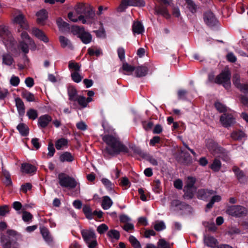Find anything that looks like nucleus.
<instances>
[{
    "instance_id": "47",
    "label": "nucleus",
    "mask_w": 248,
    "mask_h": 248,
    "mask_svg": "<svg viewBox=\"0 0 248 248\" xmlns=\"http://www.w3.org/2000/svg\"><path fill=\"white\" fill-rule=\"evenodd\" d=\"M232 82L233 84L238 88L240 89L243 84L240 83V77L239 74H235L233 76Z\"/></svg>"
},
{
    "instance_id": "58",
    "label": "nucleus",
    "mask_w": 248,
    "mask_h": 248,
    "mask_svg": "<svg viewBox=\"0 0 248 248\" xmlns=\"http://www.w3.org/2000/svg\"><path fill=\"white\" fill-rule=\"evenodd\" d=\"M68 67L69 69H72L75 70V72H78L80 71V66L78 63H75L72 62H69Z\"/></svg>"
},
{
    "instance_id": "18",
    "label": "nucleus",
    "mask_w": 248,
    "mask_h": 248,
    "mask_svg": "<svg viewBox=\"0 0 248 248\" xmlns=\"http://www.w3.org/2000/svg\"><path fill=\"white\" fill-rule=\"evenodd\" d=\"M212 190L200 189L197 192V198L199 199L206 200L210 196L214 194Z\"/></svg>"
},
{
    "instance_id": "12",
    "label": "nucleus",
    "mask_w": 248,
    "mask_h": 248,
    "mask_svg": "<svg viewBox=\"0 0 248 248\" xmlns=\"http://www.w3.org/2000/svg\"><path fill=\"white\" fill-rule=\"evenodd\" d=\"M78 30V36L82 42L85 44H88L91 42L92 36L88 32L85 31L83 28L77 27Z\"/></svg>"
},
{
    "instance_id": "33",
    "label": "nucleus",
    "mask_w": 248,
    "mask_h": 248,
    "mask_svg": "<svg viewBox=\"0 0 248 248\" xmlns=\"http://www.w3.org/2000/svg\"><path fill=\"white\" fill-rule=\"evenodd\" d=\"M21 37L22 41L27 42L31 47H33V49L35 48L36 46L34 42L31 39L27 32L23 31L21 34Z\"/></svg>"
},
{
    "instance_id": "15",
    "label": "nucleus",
    "mask_w": 248,
    "mask_h": 248,
    "mask_svg": "<svg viewBox=\"0 0 248 248\" xmlns=\"http://www.w3.org/2000/svg\"><path fill=\"white\" fill-rule=\"evenodd\" d=\"M203 243L205 246L212 248H216L218 244V242L215 238L206 234L204 235Z\"/></svg>"
},
{
    "instance_id": "45",
    "label": "nucleus",
    "mask_w": 248,
    "mask_h": 248,
    "mask_svg": "<svg viewBox=\"0 0 248 248\" xmlns=\"http://www.w3.org/2000/svg\"><path fill=\"white\" fill-rule=\"evenodd\" d=\"M101 182L108 190L111 191L113 189L114 185L108 179L102 178Z\"/></svg>"
},
{
    "instance_id": "14",
    "label": "nucleus",
    "mask_w": 248,
    "mask_h": 248,
    "mask_svg": "<svg viewBox=\"0 0 248 248\" xmlns=\"http://www.w3.org/2000/svg\"><path fill=\"white\" fill-rule=\"evenodd\" d=\"M145 2L144 0H123L121 6L144 7Z\"/></svg>"
},
{
    "instance_id": "43",
    "label": "nucleus",
    "mask_w": 248,
    "mask_h": 248,
    "mask_svg": "<svg viewBox=\"0 0 248 248\" xmlns=\"http://www.w3.org/2000/svg\"><path fill=\"white\" fill-rule=\"evenodd\" d=\"M129 241L134 248H142L140 242L134 236L130 235Z\"/></svg>"
},
{
    "instance_id": "53",
    "label": "nucleus",
    "mask_w": 248,
    "mask_h": 248,
    "mask_svg": "<svg viewBox=\"0 0 248 248\" xmlns=\"http://www.w3.org/2000/svg\"><path fill=\"white\" fill-rule=\"evenodd\" d=\"M3 173L5 176L4 183L6 186H9L12 184V181L10 178L9 173L6 170H2Z\"/></svg>"
},
{
    "instance_id": "32",
    "label": "nucleus",
    "mask_w": 248,
    "mask_h": 248,
    "mask_svg": "<svg viewBox=\"0 0 248 248\" xmlns=\"http://www.w3.org/2000/svg\"><path fill=\"white\" fill-rule=\"evenodd\" d=\"M68 140L64 138H61L58 140L55 143L56 148L58 150H61L67 146Z\"/></svg>"
},
{
    "instance_id": "57",
    "label": "nucleus",
    "mask_w": 248,
    "mask_h": 248,
    "mask_svg": "<svg viewBox=\"0 0 248 248\" xmlns=\"http://www.w3.org/2000/svg\"><path fill=\"white\" fill-rule=\"evenodd\" d=\"M108 229V226L105 224H101L97 228V232L100 234H103Z\"/></svg>"
},
{
    "instance_id": "39",
    "label": "nucleus",
    "mask_w": 248,
    "mask_h": 248,
    "mask_svg": "<svg viewBox=\"0 0 248 248\" xmlns=\"http://www.w3.org/2000/svg\"><path fill=\"white\" fill-rule=\"evenodd\" d=\"M29 46H30V45L27 42L22 41L19 42L18 47L19 49H21L23 53L27 54L29 51Z\"/></svg>"
},
{
    "instance_id": "17",
    "label": "nucleus",
    "mask_w": 248,
    "mask_h": 248,
    "mask_svg": "<svg viewBox=\"0 0 248 248\" xmlns=\"http://www.w3.org/2000/svg\"><path fill=\"white\" fill-rule=\"evenodd\" d=\"M38 24L41 25H44L47 19V12L45 9H42L38 12L36 14Z\"/></svg>"
},
{
    "instance_id": "2",
    "label": "nucleus",
    "mask_w": 248,
    "mask_h": 248,
    "mask_svg": "<svg viewBox=\"0 0 248 248\" xmlns=\"http://www.w3.org/2000/svg\"><path fill=\"white\" fill-rule=\"evenodd\" d=\"M75 11L78 15V19L83 24H90L91 20L94 16V13L92 9L84 3H78L75 7Z\"/></svg>"
},
{
    "instance_id": "21",
    "label": "nucleus",
    "mask_w": 248,
    "mask_h": 248,
    "mask_svg": "<svg viewBox=\"0 0 248 248\" xmlns=\"http://www.w3.org/2000/svg\"><path fill=\"white\" fill-rule=\"evenodd\" d=\"M2 64L7 66H11L14 62V60L9 53H4L2 55Z\"/></svg>"
},
{
    "instance_id": "61",
    "label": "nucleus",
    "mask_w": 248,
    "mask_h": 248,
    "mask_svg": "<svg viewBox=\"0 0 248 248\" xmlns=\"http://www.w3.org/2000/svg\"><path fill=\"white\" fill-rule=\"evenodd\" d=\"M9 212V207L7 205L0 207V216H5Z\"/></svg>"
},
{
    "instance_id": "50",
    "label": "nucleus",
    "mask_w": 248,
    "mask_h": 248,
    "mask_svg": "<svg viewBox=\"0 0 248 248\" xmlns=\"http://www.w3.org/2000/svg\"><path fill=\"white\" fill-rule=\"evenodd\" d=\"M186 4L187 8L192 13L194 14L196 12L197 6L193 0H191L186 2Z\"/></svg>"
},
{
    "instance_id": "63",
    "label": "nucleus",
    "mask_w": 248,
    "mask_h": 248,
    "mask_svg": "<svg viewBox=\"0 0 248 248\" xmlns=\"http://www.w3.org/2000/svg\"><path fill=\"white\" fill-rule=\"evenodd\" d=\"M123 68L124 71L131 72L135 70L136 68L132 65L128 64L127 63H124L123 65Z\"/></svg>"
},
{
    "instance_id": "29",
    "label": "nucleus",
    "mask_w": 248,
    "mask_h": 248,
    "mask_svg": "<svg viewBox=\"0 0 248 248\" xmlns=\"http://www.w3.org/2000/svg\"><path fill=\"white\" fill-rule=\"evenodd\" d=\"M132 31L135 33L141 34L144 31V27L140 22H134L132 26Z\"/></svg>"
},
{
    "instance_id": "51",
    "label": "nucleus",
    "mask_w": 248,
    "mask_h": 248,
    "mask_svg": "<svg viewBox=\"0 0 248 248\" xmlns=\"http://www.w3.org/2000/svg\"><path fill=\"white\" fill-rule=\"evenodd\" d=\"M83 212L88 218L91 219L93 218V213L91 208L89 206H84L83 207Z\"/></svg>"
},
{
    "instance_id": "37",
    "label": "nucleus",
    "mask_w": 248,
    "mask_h": 248,
    "mask_svg": "<svg viewBox=\"0 0 248 248\" xmlns=\"http://www.w3.org/2000/svg\"><path fill=\"white\" fill-rule=\"evenodd\" d=\"M233 171L234 172L238 180L242 182L244 180L245 175L244 172L241 170L238 167H234L232 169Z\"/></svg>"
},
{
    "instance_id": "3",
    "label": "nucleus",
    "mask_w": 248,
    "mask_h": 248,
    "mask_svg": "<svg viewBox=\"0 0 248 248\" xmlns=\"http://www.w3.org/2000/svg\"><path fill=\"white\" fill-rule=\"evenodd\" d=\"M206 146L210 153L216 158H220L225 162L229 161L230 157L228 152L217 143L209 140L207 142Z\"/></svg>"
},
{
    "instance_id": "62",
    "label": "nucleus",
    "mask_w": 248,
    "mask_h": 248,
    "mask_svg": "<svg viewBox=\"0 0 248 248\" xmlns=\"http://www.w3.org/2000/svg\"><path fill=\"white\" fill-rule=\"evenodd\" d=\"M117 53L119 58L121 60L125 58V50L124 48L120 47L118 48Z\"/></svg>"
},
{
    "instance_id": "28",
    "label": "nucleus",
    "mask_w": 248,
    "mask_h": 248,
    "mask_svg": "<svg viewBox=\"0 0 248 248\" xmlns=\"http://www.w3.org/2000/svg\"><path fill=\"white\" fill-rule=\"evenodd\" d=\"M59 41L61 46L63 48L68 47L71 48L72 47V44L70 40L64 36H59Z\"/></svg>"
},
{
    "instance_id": "38",
    "label": "nucleus",
    "mask_w": 248,
    "mask_h": 248,
    "mask_svg": "<svg viewBox=\"0 0 248 248\" xmlns=\"http://www.w3.org/2000/svg\"><path fill=\"white\" fill-rule=\"evenodd\" d=\"M154 229L158 232L166 229V225L162 220H157L154 223Z\"/></svg>"
},
{
    "instance_id": "52",
    "label": "nucleus",
    "mask_w": 248,
    "mask_h": 248,
    "mask_svg": "<svg viewBox=\"0 0 248 248\" xmlns=\"http://www.w3.org/2000/svg\"><path fill=\"white\" fill-rule=\"evenodd\" d=\"M57 24L59 28L62 30L68 28L69 27V24L61 18L57 19Z\"/></svg>"
},
{
    "instance_id": "59",
    "label": "nucleus",
    "mask_w": 248,
    "mask_h": 248,
    "mask_svg": "<svg viewBox=\"0 0 248 248\" xmlns=\"http://www.w3.org/2000/svg\"><path fill=\"white\" fill-rule=\"evenodd\" d=\"M20 82L19 78L18 77L13 75L10 79V84L13 86H17Z\"/></svg>"
},
{
    "instance_id": "11",
    "label": "nucleus",
    "mask_w": 248,
    "mask_h": 248,
    "mask_svg": "<svg viewBox=\"0 0 248 248\" xmlns=\"http://www.w3.org/2000/svg\"><path fill=\"white\" fill-rule=\"evenodd\" d=\"M13 21L15 23L19 25L20 29L27 30L29 28V25L27 21L23 14L19 13L17 15L15 16Z\"/></svg>"
},
{
    "instance_id": "26",
    "label": "nucleus",
    "mask_w": 248,
    "mask_h": 248,
    "mask_svg": "<svg viewBox=\"0 0 248 248\" xmlns=\"http://www.w3.org/2000/svg\"><path fill=\"white\" fill-rule=\"evenodd\" d=\"M148 68L144 66H140L135 68V73L137 77H141L146 76Z\"/></svg>"
},
{
    "instance_id": "7",
    "label": "nucleus",
    "mask_w": 248,
    "mask_h": 248,
    "mask_svg": "<svg viewBox=\"0 0 248 248\" xmlns=\"http://www.w3.org/2000/svg\"><path fill=\"white\" fill-rule=\"evenodd\" d=\"M231 74L228 71H225L218 75L215 78V82L222 84L226 89H229L231 87Z\"/></svg>"
},
{
    "instance_id": "42",
    "label": "nucleus",
    "mask_w": 248,
    "mask_h": 248,
    "mask_svg": "<svg viewBox=\"0 0 248 248\" xmlns=\"http://www.w3.org/2000/svg\"><path fill=\"white\" fill-rule=\"evenodd\" d=\"M22 95L23 97L25 98L28 102H33L35 101L34 95L27 91L23 92L22 93Z\"/></svg>"
},
{
    "instance_id": "6",
    "label": "nucleus",
    "mask_w": 248,
    "mask_h": 248,
    "mask_svg": "<svg viewBox=\"0 0 248 248\" xmlns=\"http://www.w3.org/2000/svg\"><path fill=\"white\" fill-rule=\"evenodd\" d=\"M81 233L89 248H95L96 247V236L93 230H83Z\"/></svg>"
},
{
    "instance_id": "34",
    "label": "nucleus",
    "mask_w": 248,
    "mask_h": 248,
    "mask_svg": "<svg viewBox=\"0 0 248 248\" xmlns=\"http://www.w3.org/2000/svg\"><path fill=\"white\" fill-rule=\"evenodd\" d=\"M69 99L71 101H76L77 98V91L74 87H70L68 89Z\"/></svg>"
},
{
    "instance_id": "36",
    "label": "nucleus",
    "mask_w": 248,
    "mask_h": 248,
    "mask_svg": "<svg viewBox=\"0 0 248 248\" xmlns=\"http://www.w3.org/2000/svg\"><path fill=\"white\" fill-rule=\"evenodd\" d=\"M231 136L235 140H240L245 137V134L242 131H233L232 133Z\"/></svg>"
},
{
    "instance_id": "5",
    "label": "nucleus",
    "mask_w": 248,
    "mask_h": 248,
    "mask_svg": "<svg viewBox=\"0 0 248 248\" xmlns=\"http://www.w3.org/2000/svg\"><path fill=\"white\" fill-rule=\"evenodd\" d=\"M60 185L69 189L75 188L78 184L76 179L65 173H60L58 175Z\"/></svg>"
},
{
    "instance_id": "16",
    "label": "nucleus",
    "mask_w": 248,
    "mask_h": 248,
    "mask_svg": "<svg viewBox=\"0 0 248 248\" xmlns=\"http://www.w3.org/2000/svg\"><path fill=\"white\" fill-rule=\"evenodd\" d=\"M52 121V118L47 114L41 116L38 119V125L40 128H46Z\"/></svg>"
},
{
    "instance_id": "8",
    "label": "nucleus",
    "mask_w": 248,
    "mask_h": 248,
    "mask_svg": "<svg viewBox=\"0 0 248 248\" xmlns=\"http://www.w3.org/2000/svg\"><path fill=\"white\" fill-rule=\"evenodd\" d=\"M226 213L230 215L235 217H241L246 216L248 214L247 209L240 205H232L229 206Z\"/></svg>"
},
{
    "instance_id": "9",
    "label": "nucleus",
    "mask_w": 248,
    "mask_h": 248,
    "mask_svg": "<svg viewBox=\"0 0 248 248\" xmlns=\"http://www.w3.org/2000/svg\"><path fill=\"white\" fill-rule=\"evenodd\" d=\"M0 37L2 39L5 45H8L9 42L12 44L14 41L8 27L4 25H0Z\"/></svg>"
},
{
    "instance_id": "4",
    "label": "nucleus",
    "mask_w": 248,
    "mask_h": 248,
    "mask_svg": "<svg viewBox=\"0 0 248 248\" xmlns=\"http://www.w3.org/2000/svg\"><path fill=\"white\" fill-rule=\"evenodd\" d=\"M7 235H2L0 237L1 245L3 248H11L12 247H16L18 238L17 232L13 230H8Z\"/></svg>"
},
{
    "instance_id": "35",
    "label": "nucleus",
    "mask_w": 248,
    "mask_h": 248,
    "mask_svg": "<svg viewBox=\"0 0 248 248\" xmlns=\"http://www.w3.org/2000/svg\"><path fill=\"white\" fill-rule=\"evenodd\" d=\"M221 167V161L217 158H216L210 165V168L214 171H218Z\"/></svg>"
},
{
    "instance_id": "13",
    "label": "nucleus",
    "mask_w": 248,
    "mask_h": 248,
    "mask_svg": "<svg viewBox=\"0 0 248 248\" xmlns=\"http://www.w3.org/2000/svg\"><path fill=\"white\" fill-rule=\"evenodd\" d=\"M204 21L208 26H214L217 22L214 14L211 11H208L204 14Z\"/></svg>"
},
{
    "instance_id": "54",
    "label": "nucleus",
    "mask_w": 248,
    "mask_h": 248,
    "mask_svg": "<svg viewBox=\"0 0 248 248\" xmlns=\"http://www.w3.org/2000/svg\"><path fill=\"white\" fill-rule=\"evenodd\" d=\"M71 78L72 80L77 83L80 82L82 80V77L78 72H74L71 73Z\"/></svg>"
},
{
    "instance_id": "23",
    "label": "nucleus",
    "mask_w": 248,
    "mask_h": 248,
    "mask_svg": "<svg viewBox=\"0 0 248 248\" xmlns=\"http://www.w3.org/2000/svg\"><path fill=\"white\" fill-rule=\"evenodd\" d=\"M21 170L23 172L26 173H31L36 171V168L35 166L28 163L22 164Z\"/></svg>"
},
{
    "instance_id": "19",
    "label": "nucleus",
    "mask_w": 248,
    "mask_h": 248,
    "mask_svg": "<svg viewBox=\"0 0 248 248\" xmlns=\"http://www.w3.org/2000/svg\"><path fill=\"white\" fill-rule=\"evenodd\" d=\"M32 33L35 37L43 42L45 43L48 42V38L41 30L37 28H33L32 30Z\"/></svg>"
},
{
    "instance_id": "25",
    "label": "nucleus",
    "mask_w": 248,
    "mask_h": 248,
    "mask_svg": "<svg viewBox=\"0 0 248 248\" xmlns=\"http://www.w3.org/2000/svg\"><path fill=\"white\" fill-rule=\"evenodd\" d=\"M19 133L22 136H27L29 133V128L28 126L24 123H20L16 127Z\"/></svg>"
},
{
    "instance_id": "46",
    "label": "nucleus",
    "mask_w": 248,
    "mask_h": 248,
    "mask_svg": "<svg viewBox=\"0 0 248 248\" xmlns=\"http://www.w3.org/2000/svg\"><path fill=\"white\" fill-rule=\"evenodd\" d=\"M184 197L186 199H191L193 197V188H189L186 187L184 188Z\"/></svg>"
},
{
    "instance_id": "1",
    "label": "nucleus",
    "mask_w": 248,
    "mask_h": 248,
    "mask_svg": "<svg viewBox=\"0 0 248 248\" xmlns=\"http://www.w3.org/2000/svg\"><path fill=\"white\" fill-rule=\"evenodd\" d=\"M102 139L107 145L103 151L104 156L108 158L109 156H114L117 155L128 152V148L123 144L115 135L106 134L102 135Z\"/></svg>"
},
{
    "instance_id": "10",
    "label": "nucleus",
    "mask_w": 248,
    "mask_h": 248,
    "mask_svg": "<svg viewBox=\"0 0 248 248\" xmlns=\"http://www.w3.org/2000/svg\"><path fill=\"white\" fill-rule=\"evenodd\" d=\"M220 122L224 127L227 128L232 126L236 122L232 113H224L220 117Z\"/></svg>"
},
{
    "instance_id": "27",
    "label": "nucleus",
    "mask_w": 248,
    "mask_h": 248,
    "mask_svg": "<svg viewBox=\"0 0 248 248\" xmlns=\"http://www.w3.org/2000/svg\"><path fill=\"white\" fill-rule=\"evenodd\" d=\"M112 204L113 202L108 196H105L103 197L101 206L103 209H108L112 206Z\"/></svg>"
},
{
    "instance_id": "44",
    "label": "nucleus",
    "mask_w": 248,
    "mask_h": 248,
    "mask_svg": "<svg viewBox=\"0 0 248 248\" xmlns=\"http://www.w3.org/2000/svg\"><path fill=\"white\" fill-rule=\"evenodd\" d=\"M27 116L29 119L35 120L38 117L37 111L33 108H30L27 111Z\"/></svg>"
},
{
    "instance_id": "22",
    "label": "nucleus",
    "mask_w": 248,
    "mask_h": 248,
    "mask_svg": "<svg viewBox=\"0 0 248 248\" xmlns=\"http://www.w3.org/2000/svg\"><path fill=\"white\" fill-rule=\"evenodd\" d=\"M41 233L46 243L50 244L53 242V238L47 229L45 228H42L41 229Z\"/></svg>"
},
{
    "instance_id": "30",
    "label": "nucleus",
    "mask_w": 248,
    "mask_h": 248,
    "mask_svg": "<svg viewBox=\"0 0 248 248\" xmlns=\"http://www.w3.org/2000/svg\"><path fill=\"white\" fill-rule=\"evenodd\" d=\"M60 160L62 162H72L74 157L72 154L68 152H65L60 156Z\"/></svg>"
},
{
    "instance_id": "24",
    "label": "nucleus",
    "mask_w": 248,
    "mask_h": 248,
    "mask_svg": "<svg viewBox=\"0 0 248 248\" xmlns=\"http://www.w3.org/2000/svg\"><path fill=\"white\" fill-rule=\"evenodd\" d=\"M92 100L91 97L86 98L83 96H79L77 97L76 101L81 107L85 108L87 107L88 103L91 102Z\"/></svg>"
},
{
    "instance_id": "49",
    "label": "nucleus",
    "mask_w": 248,
    "mask_h": 248,
    "mask_svg": "<svg viewBox=\"0 0 248 248\" xmlns=\"http://www.w3.org/2000/svg\"><path fill=\"white\" fill-rule=\"evenodd\" d=\"M196 182V179L193 177L189 176L187 177L186 182V185L184 187L193 188Z\"/></svg>"
},
{
    "instance_id": "64",
    "label": "nucleus",
    "mask_w": 248,
    "mask_h": 248,
    "mask_svg": "<svg viewBox=\"0 0 248 248\" xmlns=\"http://www.w3.org/2000/svg\"><path fill=\"white\" fill-rule=\"evenodd\" d=\"M48 155L50 157H52L54 155L55 152V150L53 144L52 143H49L48 145Z\"/></svg>"
},
{
    "instance_id": "31",
    "label": "nucleus",
    "mask_w": 248,
    "mask_h": 248,
    "mask_svg": "<svg viewBox=\"0 0 248 248\" xmlns=\"http://www.w3.org/2000/svg\"><path fill=\"white\" fill-rule=\"evenodd\" d=\"M155 10L157 14L161 15L167 19L170 17V15L169 14L167 9L164 6H159L156 7Z\"/></svg>"
},
{
    "instance_id": "55",
    "label": "nucleus",
    "mask_w": 248,
    "mask_h": 248,
    "mask_svg": "<svg viewBox=\"0 0 248 248\" xmlns=\"http://www.w3.org/2000/svg\"><path fill=\"white\" fill-rule=\"evenodd\" d=\"M157 245V248H171L170 244L163 239L159 240Z\"/></svg>"
},
{
    "instance_id": "40",
    "label": "nucleus",
    "mask_w": 248,
    "mask_h": 248,
    "mask_svg": "<svg viewBox=\"0 0 248 248\" xmlns=\"http://www.w3.org/2000/svg\"><path fill=\"white\" fill-rule=\"evenodd\" d=\"M183 205V203L178 200H174L171 202L170 209L172 210H177L181 209V207Z\"/></svg>"
},
{
    "instance_id": "60",
    "label": "nucleus",
    "mask_w": 248,
    "mask_h": 248,
    "mask_svg": "<svg viewBox=\"0 0 248 248\" xmlns=\"http://www.w3.org/2000/svg\"><path fill=\"white\" fill-rule=\"evenodd\" d=\"M32 218L31 214L27 211H24L22 214V219L25 222H28Z\"/></svg>"
},
{
    "instance_id": "48",
    "label": "nucleus",
    "mask_w": 248,
    "mask_h": 248,
    "mask_svg": "<svg viewBox=\"0 0 248 248\" xmlns=\"http://www.w3.org/2000/svg\"><path fill=\"white\" fill-rule=\"evenodd\" d=\"M221 197L219 195H215L213 196L210 202L207 204L206 208H211L215 202H218L221 200Z\"/></svg>"
},
{
    "instance_id": "56",
    "label": "nucleus",
    "mask_w": 248,
    "mask_h": 248,
    "mask_svg": "<svg viewBox=\"0 0 248 248\" xmlns=\"http://www.w3.org/2000/svg\"><path fill=\"white\" fill-rule=\"evenodd\" d=\"M215 107L220 112H224L227 110L226 107L219 102H217L215 103Z\"/></svg>"
},
{
    "instance_id": "41",
    "label": "nucleus",
    "mask_w": 248,
    "mask_h": 248,
    "mask_svg": "<svg viewBox=\"0 0 248 248\" xmlns=\"http://www.w3.org/2000/svg\"><path fill=\"white\" fill-rule=\"evenodd\" d=\"M107 235L108 237L111 239H115L118 240L120 238V235L119 231L116 230H111L107 233Z\"/></svg>"
},
{
    "instance_id": "20",
    "label": "nucleus",
    "mask_w": 248,
    "mask_h": 248,
    "mask_svg": "<svg viewBox=\"0 0 248 248\" xmlns=\"http://www.w3.org/2000/svg\"><path fill=\"white\" fill-rule=\"evenodd\" d=\"M16 105L20 115H23L25 113V106L23 101L19 97L15 99Z\"/></svg>"
}]
</instances>
